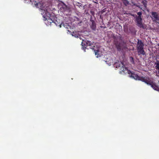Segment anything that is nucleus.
<instances>
[{"label": "nucleus", "mask_w": 159, "mask_h": 159, "mask_svg": "<svg viewBox=\"0 0 159 159\" xmlns=\"http://www.w3.org/2000/svg\"><path fill=\"white\" fill-rule=\"evenodd\" d=\"M114 65V67L119 69L120 70V71L121 72H122L125 73H128L129 74L131 73V77L134 79L141 80L145 83L148 82V80L147 78L148 77H141L139 76L137 74L132 73L130 70H129L127 68L125 67V65L122 62L118 61V62H115Z\"/></svg>", "instance_id": "obj_1"}, {"label": "nucleus", "mask_w": 159, "mask_h": 159, "mask_svg": "<svg viewBox=\"0 0 159 159\" xmlns=\"http://www.w3.org/2000/svg\"><path fill=\"white\" fill-rule=\"evenodd\" d=\"M83 41L84 42V43L82 42L81 43V44L82 46H83V45H84L86 46H90L91 47L90 48L93 49V50H94V48H93V47H94V46L93 45V44L91 43V41H88L87 40H83ZM99 50L98 49L97 50H94V51L95 52H94L95 53V55H97V57H98L99 56L100 57V56H99V54H98V52H99Z\"/></svg>", "instance_id": "obj_2"}, {"label": "nucleus", "mask_w": 159, "mask_h": 159, "mask_svg": "<svg viewBox=\"0 0 159 159\" xmlns=\"http://www.w3.org/2000/svg\"><path fill=\"white\" fill-rule=\"evenodd\" d=\"M150 17L153 22H157V21H159V16L157 12L152 11Z\"/></svg>", "instance_id": "obj_3"}, {"label": "nucleus", "mask_w": 159, "mask_h": 159, "mask_svg": "<svg viewBox=\"0 0 159 159\" xmlns=\"http://www.w3.org/2000/svg\"><path fill=\"white\" fill-rule=\"evenodd\" d=\"M147 79L148 80V81L147 82L145 83L148 84L150 85L155 90H157L159 92V88L153 83L151 79L148 77Z\"/></svg>", "instance_id": "obj_4"}, {"label": "nucleus", "mask_w": 159, "mask_h": 159, "mask_svg": "<svg viewBox=\"0 0 159 159\" xmlns=\"http://www.w3.org/2000/svg\"><path fill=\"white\" fill-rule=\"evenodd\" d=\"M143 19L142 17H136L135 21L136 25L140 28H144V27L142 23Z\"/></svg>", "instance_id": "obj_5"}, {"label": "nucleus", "mask_w": 159, "mask_h": 159, "mask_svg": "<svg viewBox=\"0 0 159 159\" xmlns=\"http://www.w3.org/2000/svg\"><path fill=\"white\" fill-rule=\"evenodd\" d=\"M34 5L37 7L42 10H43L45 8L44 4L42 2L37 3L36 2H34Z\"/></svg>", "instance_id": "obj_6"}, {"label": "nucleus", "mask_w": 159, "mask_h": 159, "mask_svg": "<svg viewBox=\"0 0 159 159\" xmlns=\"http://www.w3.org/2000/svg\"><path fill=\"white\" fill-rule=\"evenodd\" d=\"M144 44L141 40H138L137 46V49L144 48Z\"/></svg>", "instance_id": "obj_7"}, {"label": "nucleus", "mask_w": 159, "mask_h": 159, "mask_svg": "<svg viewBox=\"0 0 159 159\" xmlns=\"http://www.w3.org/2000/svg\"><path fill=\"white\" fill-rule=\"evenodd\" d=\"M138 55L140 56L141 55H146V52L144 50V48L137 49Z\"/></svg>", "instance_id": "obj_8"}, {"label": "nucleus", "mask_w": 159, "mask_h": 159, "mask_svg": "<svg viewBox=\"0 0 159 159\" xmlns=\"http://www.w3.org/2000/svg\"><path fill=\"white\" fill-rule=\"evenodd\" d=\"M92 24L91 26V28L93 30H95L96 28V24L95 23L93 20H92L91 21Z\"/></svg>", "instance_id": "obj_9"}, {"label": "nucleus", "mask_w": 159, "mask_h": 159, "mask_svg": "<svg viewBox=\"0 0 159 159\" xmlns=\"http://www.w3.org/2000/svg\"><path fill=\"white\" fill-rule=\"evenodd\" d=\"M44 18L46 20L48 21V22H49L51 24L53 22V20L49 17H48L46 18L45 16H44Z\"/></svg>", "instance_id": "obj_10"}, {"label": "nucleus", "mask_w": 159, "mask_h": 159, "mask_svg": "<svg viewBox=\"0 0 159 159\" xmlns=\"http://www.w3.org/2000/svg\"><path fill=\"white\" fill-rule=\"evenodd\" d=\"M142 3L144 7L145 8H147V2L146 0H143L141 2Z\"/></svg>", "instance_id": "obj_11"}, {"label": "nucleus", "mask_w": 159, "mask_h": 159, "mask_svg": "<svg viewBox=\"0 0 159 159\" xmlns=\"http://www.w3.org/2000/svg\"><path fill=\"white\" fill-rule=\"evenodd\" d=\"M155 64L156 65L155 66L156 68L159 70V61L157 60L156 62L155 63Z\"/></svg>", "instance_id": "obj_12"}, {"label": "nucleus", "mask_w": 159, "mask_h": 159, "mask_svg": "<svg viewBox=\"0 0 159 159\" xmlns=\"http://www.w3.org/2000/svg\"><path fill=\"white\" fill-rule=\"evenodd\" d=\"M130 62L133 64H134V60L133 57H129Z\"/></svg>", "instance_id": "obj_13"}, {"label": "nucleus", "mask_w": 159, "mask_h": 159, "mask_svg": "<svg viewBox=\"0 0 159 159\" xmlns=\"http://www.w3.org/2000/svg\"><path fill=\"white\" fill-rule=\"evenodd\" d=\"M123 2L125 6H127V5H129V2H128L127 0L123 1Z\"/></svg>", "instance_id": "obj_14"}, {"label": "nucleus", "mask_w": 159, "mask_h": 159, "mask_svg": "<svg viewBox=\"0 0 159 159\" xmlns=\"http://www.w3.org/2000/svg\"><path fill=\"white\" fill-rule=\"evenodd\" d=\"M137 15H138V16H136V17H141V15L142 14V13L141 12H139L137 13Z\"/></svg>", "instance_id": "obj_15"}, {"label": "nucleus", "mask_w": 159, "mask_h": 159, "mask_svg": "<svg viewBox=\"0 0 159 159\" xmlns=\"http://www.w3.org/2000/svg\"><path fill=\"white\" fill-rule=\"evenodd\" d=\"M72 35L73 36H75V37H78V35H79V34H75V33L74 32H73V34H72Z\"/></svg>", "instance_id": "obj_16"}, {"label": "nucleus", "mask_w": 159, "mask_h": 159, "mask_svg": "<svg viewBox=\"0 0 159 159\" xmlns=\"http://www.w3.org/2000/svg\"><path fill=\"white\" fill-rule=\"evenodd\" d=\"M134 6H135L136 7H138L140 8L141 9H142V8L139 6V5H137L136 4H134Z\"/></svg>", "instance_id": "obj_17"}, {"label": "nucleus", "mask_w": 159, "mask_h": 159, "mask_svg": "<svg viewBox=\"0 0 159 159\" xmlns=\"http://www.w3.org/2000/svg\"><path fill=\"white\" fill-rule=\"evenodd\" d=\"M30 1L32 3V4H34V2H36L34 1V0H30Z\"/></svg>", "instance_id": "obj_18"}, {"label": "nucleus", "mask_w": 159, "mask_h": 159, "mask_svg": "<svg viewBox=\"0 0 159 159\" xmlns=\"http://www.w3.org/2000/svg\"><path fill=\"white\" fill-rule=\"evenodd\" d=\"M82 48H83V49L84 50H85V48H86V47H83Z\"/></svg>", "instance_id": "obj_19"}, {"label": "nucleus", "mask_w": 159, "mask_h": 159, "mask_svg": "<svg viewBox=\"0 0 159 159\" xmlns=\"http://www.w3.org/2000/svg\"><path fill=\"white\" fill-rule=\"evenodd\" d=\"M157 45H158V46H159V43Z\"/></svg>", "instance_id": "obj_20"}, {"label": "nucleus", "mask_w": 159, "mask_h": 159, "mask_svg": "<svg viewBox=\"0 0 159 159\" xmlns=\"http://www.w3.org/2000/svg\"><path fill=\"white\" fill-rule=\"evenodd\" d=\"M123 1H125L126 0H122Z\"/></svg>", "instance_id": "obj_21"}, {"label": "nucleus", "mask_w": 159, "mask_h": 159, "mask_svg": "<svg viewBox=\"0 0 159 159\" xmlns=\"http://www.w3.org/2000/svg\"><path fill=\"white\" fill-rule=\"evenodd\" d=\"M158 73H159V71H158Z\"/></svg>", "instance_id": "obj_22"}]
</instances>
